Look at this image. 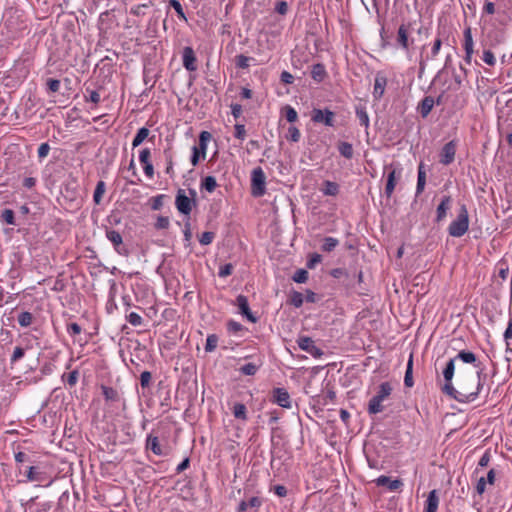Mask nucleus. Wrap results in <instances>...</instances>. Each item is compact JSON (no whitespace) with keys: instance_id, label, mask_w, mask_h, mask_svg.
Here are the masks:
<instances>
[{"instance_id":"45","label":"nucleus","mask_w":512,"mask_h":512,"mask_svg":"<svg viewBox=\"0 0 512 512\" xmlns=\"http://www.w3.org/2000/svg\"><path fill=\"white\" fill-rule=\"evenodd\" d=\"M253 60V58L245 56L243 54L237 55L235 57V64L237 68L247 69L249 67V62Z\"/></svg>"},{"instance_id":"17","label":"nucleus","mask_w":512,"mask_h":512,"mask_svg":"<svg viewBox=\"0 0 512 512\" xmlns=\"http://www.w3.org/2000/svg\"><path fill=\"white\" fill-rule=\"evenodd\" d=\"M374 482L378 487H387L390 491H397L403 486V482L400 479L392 480L385 475H381Z\"/></svg>"},{"instance_id":"6","label":"nucleus","mask_w":512,"mask_h":512,"mask_svg":"<svg viewBox=\"0 0 512 512\" xmlns=\"http://www.w3.org/2000/svg\"><path fill=\"white\" fill-rule=\"evenodd\" d=\"M266 176L261 167L253 169L251 174V193L254 197H261L265 194Z\"/></svg>"},{"instance_id":"38","label":"nucleus","mask_w":512,"mask_h":512,"mask_svg":"<svg viewBox=\"0 0 512 512\" xmlns=\"http://www.w3.org/2000/svg\"><path fill=\"white\" fill-rule=\"evenodd\" d=\"M0 220L6 224L16 225L15 213L12 209H9V208H5L1 212Z\"/></svg>"},{"instance_id":"53","label":"nucleus","mask_w":512,"mask_h":512,"mask_svg":"<svg viewBox=\"0 0 512 512\" xmlns=\"http://www.w3.org/2000/svg\"><path fill=\"white\" fill-rule=\"evenodd\" d=\"M214 237L215 234L213 232L206 231L202 233L201 236L199 237V242L201 245H209L213 242Z\"/></svg>"},{"instance_id":"35","label":"nucleus","mask_w":512,"mask_h":512,"mask_svg":"<svg viewBox=\"0 0 512 512\" xmlns=\"http://www.w3.org/2000/svg\"><path fill=\"white\" fill-rule=\"evenodd\" d=\"M260 367H261V363L256 364V363L250 362V363H246L243 366H241L239 371L243 375L254 376L258 372Z\"/></svg>"},{"instance_id":"14","label":"nucleus","mask_w":512,"mask_h":512,"mask_svg":"<svg viewBox=\"0 0 512 512\" xmlns=\"http://www.w3.org/2000/svg\"><path fill=\"white\" fill-rule=\"evenodd\" d=\"M296 342L301 350L315 358L320 357V348L316 346L315 341L312 340V338L308 336H299Z\"/></svg>"},{"instance_id":"41","label":"nucleus","mask_w":512,"mask_h":512,"mask_svg":"<svg viewBox=\"0 0 512 512\" xmlns=\"http://www.w3.org/2000/svg\"><path fill=\"white\" fill-rule=\"evenodd\" d=\"M33 320H34V317H33L32 313H30L28 311L21 312L18 315V323L22 327L30 326L32 324Z\"/></svg>"},{"instance_id":"9","label":"nucleus","mask_w":512,"mask_h":512,"mask_svg":"<svg viewBox=\"0 0 512 512\" xmlns=\"http://www.w3.org/2000/svg\"><path fill=\"white\" fill-rule=\"evenodd\" d=\"M410 23H402L397 31L396 43L403 50L408 51L410 46L414 43L413 39H409Z\"/></svg>"},{"instance_id":"28","label":"nucleus","mask_w":512,"mask_h":512,"mask_svg":"<svg viewBox=\"0 0 512 512\" xmlns=\"http://www.w3.org/2000/svg\"><path fill=\"white\" fill-rule=\"evenodd\" d=\"M146 447L147 449H150L155 455H164L157 436L148 435L146 440Z\"/></svg>"},{"instance_id":"22","label":"nucleus","mask_w":512,"mask_h":512,"mask_svg":"<svg viewBox=\"0 0 512 512\" xmlns=\"http://www.w3.org/2000/svg\"><path fill=\"white\" fill-rule=\"evenodd\" d=\"M439 505V496L437 490L429 492L428 497L425 501L424 512H437Z\"/></svg>"},{"instance_id":"43","label":"nucleus","mask_w":512,"mask_h":512,"mask_svg":"<svg viewBox=\"0 0 512 512\" xmlns=\"http://www.w3.org/2000/svg\"><path fill=\"white\" fill-rule=\"evenodd\" d=\"M218 345V336L216 334H210L207 336L206 344H205V351L206 352H213Z\"/></svg>"},{"instance_id":"11","label":"nucleus","mask_w":512,"mask_h":512,"mask_svg":"<svg viewBox=\"0 0 512 512\" xmlns=\"http://www.w3.org/2000/svg\"><path fill=\"white\" fill-rule=\"evenodd\" d=\"M483 388V380H478L476 390L468 391V389L461 387L457 393L458 399H455L459 403H469L474 401L480 394Z\"/></svg>"},{"instance_id":"3","label":"nucleus","mask_w":512,"mask_h":512,"mask_svg":"<svg viewBox=\"0 0 512 512\" xmlns=\"http://www.w3.org/2000/svg\"><path fill=\"white\" fill-rule=\"evenodd\" d=\"M455 359L451 358L445 365L442 370V375L444 378V385L441 388L443 394L449 396L452 399H458L457 393L459 390L455 389L452 384V380L455 373Z\"/></svg>"},{"instance_id":"61","label":"nucleus","mask_w":512,"mask_h":512,"mask_svg":"<svg viewBox=\"0 0 512 512\" xmlns=\"http://www.w3.org/2000/svg\"><path fill=\"white\" fill-rule=\"evenodd\" d=\"M150 157H151V152H150L149 148H144L139 153V161L142 165L150 163Z\"/></svg>"},{"instance_id":"56","label":"nucleus","mask_w":512,"mask_h":512,"mask_svg":"<svg viewBox=\"0 0 512 512\" xmlns=\"http://www.w3.org/2000/svg\"><path fill=\"white\" fill-rule=\"evenodd\" d=\"M233 265L231 263H227L220 267L218 275L221 278H225L227 276H230L233 272Z\"/></svg>"},{"instance_id":"64","label":"nucleus","mask_w":512,"mask_h":512,"mask_svg":"<svg viewBox=\"0 0 512 512\" xmlns=\"http://www.w3.org/2000/svg\"><path fill=\"white\" fill-rule=\"evenodd\" d=\"M503 336L506 341L512 339V314L511 313L509 314L508 325H507V328H506Z\"/></svg>"},{"instance_id":"13","label":"nucleus","mask_w":512,"mask_h":512,"mask_svg":"<svg viewBox=\"0 0 512 512\" xmlns=\"http://www.w3.org/2000/svg\"><path fill=\"white\" fill-rule=\"evenodd\" d=\"M106 237L113 244L115 251L120 255H127L128 249L123 245L122 235L113 229H106Z\"/></svg>"},{"instance_id":"57","label":"nucleus","mask_w":512,"mask_h":512,"mask_svg":"<svg viewBox=\"0 0 512 512\" xmlns=\"http://www.w3.org/2000/svg\"><path fill=\"white\" fill-rule=\"evenodd\" d=\"M330 275L336 279L348 278V272L344 268H335L330 271Z\"/></svg>"},{"instance_id":"37","label":"nucleus","mask_w":512,"mask_h":512,"mask_svg":"<svg viewBox=\"0 0 512 512\" xmlns=\"http://www.w3.org/2000/svg\"><path fill=\"white\" fill-rule=\"evenodd\" d=\"M356 116L361 126L369 127V116L364 106L359 105L356 107Z\"/></svg>"},{"instance_id":"47","label":"nucleus","mask_w":512,"mask_h":512,"mask_svg":"<svg viewBox=\"0 0 512 512\" xmlns=\"http://www.w3.org/2000/svg\"><path fill=\"white\" fill-rule=\"evenodd\" d=\"M304 302V295L301 292L293 291V293L290 296V303L296 307L299 308L302 306Z\"/></svg>"},{"instance_id":"55","label":"nucleus","mask_w":512,"mask_h":512,"mask_svg":"<svg viewBox=\"0 0 512 512\" xmlns=\"http://www.w3.org/2000/svg\"><path fill=\"white\" fill-rule=\"evenodd\" d=\"M287 139H290L293 142H298L300 139V131L295 126H290L288 128V133L286 135Z\"/></svg>"},{"instance_id":"46","label":"nucleus","mask_w":512,"mask_h":512,"mask_svg":"<svg viewBox=\"0 0 512 512\" xmlns=\"http://www.w3.org/2000/svg\"><path fill=\"white\" fill-rule=\"evenodd\" d=\"M169 6L172 7L175 12L177 13L178 17L183 20L187 21V17L184 13L183 7L181 3L178 0H169Z\"/></svg>"},{"instance_id":"60","label":"nucleus","mask_w":512,"mask_h":512,"mask_svg":"<svg viewBox=\"0 0 512 512\" xmlns=\"http://www.w3.org/2000/svg\"><path fill=\"white\" fill-rule=\"evenodd\" d=\"M49 151H50V146L48 143H42L39 147H38V158L39 160H43L45 157L48 156L49 154Z\"/></svg>"},{"instance_id":"44","label":"nucleus","mask_w":512,"mask_h":512,"mask_svg":"<svg viewBox=\"0 0 512 512\" xmlns=\"http://www.w3.org/2000/svg\"><path fill=\"white\" fill-rule=\"evenodd\" d=\"M166 198V195L159 194L157 196H154L150 199L151 202V209L154 211H158L163 207L164 199Z\"/></svg>"},{"instance_id":"62","label":"nucleus","mask_w":512,"mask_h":512,"mask_svg":"<svg viewBox=\"0 0 512 512\" xmlns=\"http://www.w3.org/2000/svg\"><path fill=\"white\" fill-rule=\"evenodd\" d=\"M483 61L488 64L489 66H493L496 62L495 60V56L493 54L492 51L490 50H485L483 52V57H482Z\"/></svg>"},{"instance_id":"49","label":"nucleus","mask_w":512,"mask_h":512,"mask_svg":"<svg viewBox=\"0 0 512 512\" xmlns=\"http://www.w3.org/2000/svg\"><path fill=\"white\" fill-rule=\"evenodd\" d=\"M24 355H25L24 348H22L20 346L15 347L13 354L11 355V358H10L11 365H13L16 362H18L19 360H21L24 357Z\"/></svg>"},{"instance_id":"40","label":"nucleus","mask_w":512,"mask_h":512,"mask_svg":"<svg viewBox=\"0 0 512 512\" xmlns=\"http://www.w3.org/2000/svg\"><path fill=\"white\" fill-rule=\"evenodd\" d=\"M473 38L471 33V28H467L464 30V50L465 52L473 53Z\"/></svg>"},{"instance_id":"58","label":"nucleus","mask_w":512,"mask_h":512,"mask_svg":"<svg viewBox=\"0 0 512 512\" xmlns=\"http://www.w3.org/2000/svg\"><path fill=\"white\" fill-rule=\"evenodd\" d=\"M152 375L149 371H143L140 374V384L143 388L149 387L151 383Z\"/></svg>"},{"instance_id":"19","label":"nucleus","mask_w":512,"mask_h":512,"mask_svg":"<svg viewBox=\"0 0 512 512\" xmlns=\"http://www.w3.org/2000/svg\"><path fill=\"white\" fill-rule=\"evenodd\" d=\"M452 198L449 195L442 197L437 210H436V222L443 221L447 216V211L451 208Z\"/></svg>"},{"instance_id":"33","label":"nucleus","mask_w":512,"mask_h":512,"mask_svg":"<svg viewBox=\"0 0 512 512\" xmlns=\"http://www.w3.org/2000/svg\"><path fill=\"white\" fill-rule=\"evenodd\" d=\"M149 134H150V131H149V129H148V128H146V127H142V128H140V129L137 131L136 135L134 136V139H133V141H132V147H133V148H136V147H138L139 145H141V144H142V142H143L146 138H148Z\"/></svg>"},{"instance_id":"12","label":"nucleus","mask_w":512,"mask_h":512,"mask_svg":"<svg viewBox=\"0 0 512 512\" xmlns=\"http://www.w3.org/2000/svg\"><path fill=\"white\" fill-rule=\"evenodd\" d=\"M263 504V499L258 496H252L240 501L237 512H258Z\"/></svg>"},{"instance_id":"30","label":"nucleus","mask_w":512,"mask_h":512,"mask_svg":"<svg viewBox=\"0 0 512 512\" xmlns=\"http://www.w3.org/2000/svg\"><path fill=\"white\" fill-rule=\"evenodd\" d=\"M404 385L408 388H411L414 385L413 354H410L408 362H407L406 372H405V376H404Z\"/></svg>"},{"instance_id":"26","label":"nucleus","mask_w":512,"mask_h":512,"mask_svg":"<svg viewBox=\"0 0 512 512\" xmlns=\"http://www.w3.org/2000/svg\"><path fill=\"white\" fill-rule=\"evenodd\" d=\"M337 150L339 154L346 158V159H352L354 155V149L351 143L346 141H338L336 144Z\"/></svg>"},{"instance_id":"8","label":"nucleus","mask_w":512,"mask_h":512,"mask_svg":"<svg viewBox=\"0 0 512 512\" xmlns=\"http://www.w3.org/2000/svg\"><path fill=\"white\" fill-rule=\"evenodd\" d=\"M387 171V180L385 185V195L390 198L395 190L398 180L401 178V169L393 168L392 165L385 166Z\"/></svg>"},{"instance_id":"34","label":"nucleus","mask_w":512,"mask_h":512,"mask_svg":"<svg viewBox=\"0 0 512 512\" xmlns=\"http://www.w3.org/2000/svg\"><path fill=\"white\" fill-rule=\"evenodd\" d=\"M106 190V184L104 181L100 180L96 184V188L93 194V201L96 205H99L102 201V197Z\"/></svg>"},{"instance_id":"25","label":"nucleus","mask_w":512,"mask_h":512,"mask_svg":"<svg viewBox=\"0 0 512 512\" xmlns=\"http://www.w3.org/2000/svg\"><path fill=\"white\" fill-rule=\"evenodd\" d=\"M386 85L387 78L385 76L377 74L375 78L373 91V96L375 97V99H380L383 96Z\"/></svg>"},{"instance_id":"54","label":"nucleus","mask_w":512,"mask_h":512,"mask_svg":"<svg viewBox=\"0 0 512 512\" xmlns=\"http://www.w3.org/2000/svg\"><path fill=\"white\" fill-rule=\"evenodd\" d=\"M127 321L133 326H140L142 324V317L136 312H131L126 316Z\"/></svg>"},{"instance_id":"29","label":"nucleus","mask_w":512,"mask_h":512,"mask_svg":"<svg viewBox=\"0 0 512 512\" xmlns=\"http://www.w3.org/2000/svg\"><path fill=\"white\" fill-rule=\"evenodd\" d=\"M322 124L330 127H337L336 114L328 108L322 109Z\"/></svg>"},{"instance_id":"50","label":"nucleus","mask_w":512,"mask_h":512,"mask_svg":"<svg viewBox=\"0 0 512 512\" xmlns=\"http://www.w3.org/2000/svg\"><path fill=\"white\" fill-rule=\"evenodd\" d=\"M227 329L229 332L233 334H238L239 332L244 330V326L237 321L229 320L227 322Z\"/></svg>"},{"instance_id":"52","label":"nucleus","mask_w":512,"mask_h":512,"mask_svg":"<svg viewBox=\"0 0 512 512\" xmlns=\"http://www.w3.org/2000/svg\"><path fill=\"white\" fill-rule=\"evenodd\" d=\"M85 98L87 101H91L94 104H98L100 102V94L96 90L86 89Z\"/></svg>"},{"instance_id":"31","label":"nucleus","mask_w":512,"mask_h":512,"mask_svg":"<svg viewBox=\"0 0 512 512\" xmlns=\"http://www.w3.org/2000/svg\"><path fill=\"white\" fill-rule=\"evenodd\" d=\"M101 390L106 401L117 402L120 400V394L115 388L102 385Z\"/></svg>"},{"instance_id":"20","label":"nucleus","mask_w":512,"mask_h":512,"mask_svg":"<svg viewBox=\"0 0 512 512\" xmlns=\"http://www.w3.org/2000/svg\"><path fill=\"white\" fill-rule=\"evenodd\" d=\"M435 105L434 98L432 96H425L418 104L417 111L422 118H427L431 113Z\"/></svg>"},{"instance_id":"4","label":"nucleus","mask_w":512,"mask_h":512,"mask_svg":"<svg viewBox=\"0 0 512 512\" xmlns=\"http://www.w3.org/2000/svg\"><path fill=\"white\" fill-rule=\"evenodd\" d=\"M190 197L186 195L185 190L179 189L175 198V205L177 210L184 214L190 215L193 205L196 204L194 198L196 197V191L189 189Z\"/></svg>"},{"instance_id":"51","label":"nucleus","mask_w":512,"mask_h":512,"mask_svg":"<svg viewBox=\"0 0 512 512\" xmlns=\"http://www.w3.org/2000/svg\"><path fill=\"white\" fill-rule=\"evenodd\" d=\"M170 225V220L167 216H158L154 227L157 230L167 229Z\"/></svg>"},{"instance_id":"59","label":"nucleus","mask_w":512,"mask_h":512,"mask_svg":"<svg viewBox=\"0 0 512 512\" xmlns=\"http://www.w3.org/2000/svg\"><path fill=\"white\" fill-rule=\"evenodd\" d=\"M235 132L234 136L239 140H244L246 137V129L243 124H236L234 126Z\"/></svg>"},{"instance_id":"18","label":"nucleus","mask_w":512,"mask_h":512,"mask_svg":"<svg viewBox=\"0 0 512 512\" xmlns=\"http://www.w3.org/2000/svg\"><path fill=\"white\" fill-rule=\"evenodd\" d=\"M273 401L283 408H290V395L284 388H275L272 392Z\"/></svg>"},{"instance_id":"63","label":"nucleus","mask_w":512,"mask_h":512,"mask_svg":"<svg viewBox=\"0 0 512 512\" xmlns=\"http://www.w3.org/2000/svg\"><path fill=\"white\" fill-rule=\"evenodd\" d=\"M60 85H61L60 81L57 79L49 78L47 80V87H48L49 91H51L53 93H56L59 91Z\"/></svg>"},{"instance_id":"15","label":"nucleus","mask_w":512,"mask_h":512,"mask_svg":"<svg viewBox=\"0 0 512 512\" xmlns=\"http://www.w3.org/2000/svg\"><path fill=\"white\" fill-rule=\"evenodd\" d=\"M196 60L197 59H196L195 52H194L193 48L190 46L184 47L183 52H182V62H183L184 68L189 72L196 71L197 70Z\"/></svg>"},{"instance_id":"10","label":"nucleus","mask_w":512,"mask_h":512,"mask_svg":"<svg viewBox=\"0 0 512 512\" xmlns=\"http://www.w3.org/2000/svg\"><path fill=\"white\" fill-rule=\"evenodd\" d=\"M457 142L451 140L446 143L440 151L439 162L443 165H450L455 160Z\"/></svg>"},{"instance_id":"23","label":"nucleus","mask_w":512,"mask_h":512,"mask_svg":"<svg viewBox=\"0 0 512 512\" xmlns=\"http://www.w3.org/2000/svg\"><path fill=\"white\" fill-rule=\"evenodd\" d=\"M340 193V185L336 182L325 180L322 182V194L325 196L336 197Z\"/></svg>"},{"instance_id":"16","label":"nucleus","mask_w":512,"mask_h":512,"mask_svg":"<svg viewBox=\"0 0 512 512\" xmlns=\"http://www.w3.org/2000/svg\"><path fill=\"white\" fill-rule=\"evenodd\" d=\"M236 304L239 308V312L241 315L246 317L251 323L257 322V317L254 316V314L251 312L248 299L244 295H238L236 298Z\"/></svg>"},{"instance_id":"27","label":"nucleus","mask_w":512,"mask_h":512,"mask_svg":"<svg viewBox=\"0 0 512 512\" xmlns=\"http://www.w3.org/2000/svg\"><path fill=\"white\" fill-rule=\"evenodd\" d=\"M15 461L17 464L18 472L20 474H22L24 466L34 463L31 459V456L22 451L15 453Z\"/></svg>"},{"instance_id":"36","label":"nucleus","mask_w":512,"mask_h":512,"mask_svg":"<svg viewBox=\"0 0 512 512\" xmlns=\"http://www.w3.org/2000/svg\"><path fill=\"white\" fill-rule=\"evenodd\" d=\"M339 245V240L334 237L322 238V251L331 252Z\"/></svg>"},{"instance_id":"24","label":"nucleus","mask_w":512,"mask_h":512,"mask_svg":"<svg viewBox=\"0 0 512 512\" xmlns=\"http://www.w3.org/2000/svg\"><path fill=\"white\" fill-rule=\"evenodd\" d=\"M425 185H426L425 165L423 162H420L419 166H418L416 197L423 193V191L425 189Z\"/></svg>"},{"instance_id":"39","label":"nucleus","mask_w":512,"mask_h":512,"mask_svg":"<svg viewBox=\"0 0 512 512\" xmlns=\"http://www.w3.org/2000/svg\"><path fill=\"white\" fill-rule=\"evenodd\" d=\"M233 415L237 419H241L243 421L247 420V408L242 403H236L233 406Z\"/></svg>"},{"instance_id":"21","label":"nucleus","mask_w":512,"mask_h":512,"mask_svg":"<svg viewBox=\"0 0 512 512\" xmlns=\"http://www.w3.org/2000/svg\"><path fill=\"white\" fill-rule=\"evenodd\" d=\"M453 358L455 359V361L460 360L463 363L471 364L476 368H479L480 364H481V362H479L477 360L476 355L473 352L468 351V350L459 351L458 354Z\"/></svg>"},{"instance_id":"7","label":"nucleus","mask_w":512,"mask_h":512,"mask_svg":"<svg viewBox=\"0 0 512 512\" xmlns=\"http://www.w3.org/2000/svg\"><path fill=\"white\" fill-rule=\"evenodd\" d=\"M22 474L26 476V481L29 482L42 483L48 480L47 473L39 466L33 465V463L24 466Z\"/></svg>"},{"instance_id":"48","label":"nucleus","mask_w":512,"mask_h":512,"mask_svg":"<svg viewBox=\"0 0 512 512\" xmlns=\"http://www.w3.org/2000/svg\"><path fill=\"white\" fill-rule=\"evenodd\" d=\"M292 280L296 283H305L308 280V271L298 269L292 276Z\"/></svg>"},{"instance_id":"1","label":"nucleus","mask_w":512,"mask_h":512,"mask_svg":"<svg viewBox=\"0 0 512 512\" xmlns=\"http://www.w3.org/2000/svg\"><path fill=\"white\" fill-rule=\"evenodd\" d=\"M469 228V214L465 204L460 206L458 215L455 220H453L449 227L448 233L452 237H462Z\"/></svg>"},{"instance_id":"32","label":"nucleus","mask_w":512,"mask_h":512,"mask_svg":"<svg viewBox=\"0 0 512 512\" xmlns=\"http://www.w3.org/2000/svg\"><path fill=\"white\" fill-rule=\"evenodd\" d=\"M218 186L215 177L213 176H206L202 178L200 188L201 190H205L209 193H212L215 191L216 187Z\"/></svg>"},{"instance_id":"5","label":"nucleus","mask_w":512,"mask_h":512,"mask_svg":"<svg viewBox=\"0 0 512 512\" xmlns=\"http://www.w3.org/2000/svg\"><path fill=\"white\" fill-rule=\"evenodd\" d=\"M212 135L208 131H202L199 135L198 145H194L192 147V155H191V164L192 166H197L200 159H205L207 144L211 140Z\"/></svg>"},{"instance_id":"42","label":"nucleus","mask_w":512,"mask_h":512,"mask_svg":"<svg viewBox=\"0 0 512 512\" xmlns=\"http://www.w3.org/2000/svg\"><path fill=\"white\" fill-rule=\"evenodd\" d=\"M282 114L290 123H294L298 118L296 110L290 105H286L283 107Z\"/></svg>"},{"instance_id":"2","label":"nucleus","mask_w":512,"mask_h":512,"mask_svg":"<svg viewBox=\"0 0 512 512\" xmlns=\"http://www.w3.org/2000/svg\"><path fill=\"white\" fill-rule=\"evenodd\" d=\"M392 392V386L389 382H383L379 385L378 392L369 400L368 413L377 414L384 410L382 402L387 399Z\"/></svg>"}]
</instances>
